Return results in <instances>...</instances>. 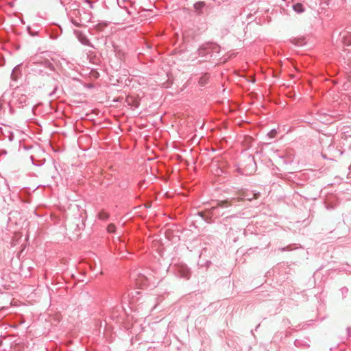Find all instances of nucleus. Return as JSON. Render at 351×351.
<instances>
[{
  "label": "nucleus",
  "instance_id": "1a4fd4ad",
  "mask_svg": "<svg viewBox=\"0 0 351 351\" xmlns=\"http://www.w3.org/2000/svg\"><path fill=\"white\" fill-rule=\"evenodd\" d=\"M199 215L202 217H204V212H200V213H199Z\"/></svg>",
  "mask_w": 351,
  "mask_h": 351
},
{
  "label": "nucleus",
  "instance_id": "423d86ee",
  "mask_svg": "<svg viewBox=\"0 0 351 351\" xmlns=\"http://www.w3.org/2000/svg\"><path fill=\"white\" fill-rule=\"evenodd\" d=\"M79 39L80 40V41L82 42V44H84V45L88 44V40L86 38L82 36L81 35L79 36Z\"/></svg>",
  "mask_w": 351,
  "mask_h": 351
},
{
  "label": "nucleus",
  "instance_id": "6e6552de",
  "mask_svg": "<svg viewBox=\"0 0 351 351\" xmlns=\"http://www.w3.org/2000/svg\"><path fill=\"white\" fill-rule=\"evenodd\" d=\"M203 6H204V3L202 2L196 3L195 4V8L196 9H199V8H202Z\"/></svg>",
  "mask_w": 351,
  "mask_h": 351
},
{
  "label": "nucleus",
  "instance_id": "0eeeda50",
  "mask_svg": "<svg viewBox=\"0 0 351 351\" xmlns=\"http://www.w3.org/2000/svg\"><path fill=\"white\" fill-rule=\"evenodd\" d=\"M276 133H277V132H276V131L274 130H271V131L268 134V135H269V136L270 138H274V137H275V136H276Z\"/></svg>",
  "mask_w": 351,
  "mask_h": 351
},
{
  "label": "nucleus",
  "instance_id": "39448f33",
  "mask_svg": "<svg viewBox=\"0 0 351 351\" xmlns=\"http://www.w3.org/2000/svg\"><path fill=\"white\" fill-rule=\"evenodd\" d=\"M116 230V226H114V224L113 223H110L108 226L107 227V231L109 232V233H113Z\"/></svg>",
  "mask_w": 351,
  "mask_h": 351
},
{
  "label": "nucleus",
  "instance_id": "20e7f679",
  "mask_svg": "<svg viewBox=\"0 0 351 351\" xmlns=\"http://www.w3.org/2000/svg\"><path fill=\"white\" fill-rule=\"evenodd\" d=\"M108 217L109 215L104 211H101L98 213V218L101 220H106Z\"/></svg>",
  "mask_w": 351,
  "mask_h": 351
},
{
  "label": "nucleus",
  "instance_id": "9b49d317",
  "mask_svg": "<svg viewBox=\"0 0 351 351\" xmlns=\"http://www.w3.org/2000/svg\"><path fill=\"white\" fill-rule=\"evenodd\" d=\"M237 200L238 201H241V200H243V199L242 198H238Z\"/></svg>",
  "mask_w": 351,
  "mask_h": 351
},
{
  "label": "nucleus",
  "instance_id": "7ed1b4c3",
  "mask_svg": "<svg viewBox=\"0 0 351 351\" xmlns=\"http://www.w3.org/2000/svg\"><path fill=\"white\" fill-rule=\"evenodd\" d=\"M293 10L298 12L301 13L304 11L303 5L301 3H297L293 5Z\"/></svg>",
  "mask_w": 351,
  "mask_h": 351
},
{
  "label": "nucleus",
  "instance_id": "f257e3e1",
  "mask_svg": "<svg viewBox=\"0 0 351 351\" xmlns=\"http://www.w3.org/2000/svg\"><path fill=\"white\" fill-rule=\"evenodd\" d=\"M232 205V202L228 201V199L223 201H219L217 202V205L216 206H213L210 208V210H213L217 207H223V206H230Z\"/></svg>",
  "mask_w": 351,
  "mask_h": 351
},
{
  "label": "nucleus",
  "instance_id": "f03ea898",
  "mask_svg": "<svg viewBox=\"0 0 351 351\" xmlns=\"http://www.w3.org/2000/svg\"><path fill=\"white\" fill-rule=\"evenodd\" d=\"M209 80V75L207 73L204 74L199 80V83L201 86L206 84Z\"/></svg>",
  "mask_w": 351,
  "mask_h": 351
},
{
  "label": "nucleus",
  "instance_id": "9d476101",
  "mask_svg": "<svg viewBox=\"0 0 351 351\" xmlns=\"http://www.w3.org/2000/svg\"><path fill=\"white\" fill-rule=\"evenodd\" d=\"M256 196H257V194H254V198H257V197H256Z\"/></svg>",
  "mask_w": 351,
  "mask_h": 351
}]
</instances>
